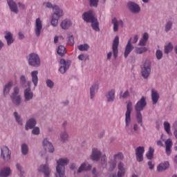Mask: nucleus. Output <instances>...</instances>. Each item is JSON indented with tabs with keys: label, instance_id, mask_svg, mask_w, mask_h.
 <instances>
[{
	"label": "nucleus",
	"instance_id": "f257e3e1",
	"mask_svg": "<svg viewBox=\"0 0 177 177\" xmlns=\"http://www.w3.org/2000/svg\"><path fill=\"white\" fill-rule=\"evenodd\" d=\"M146 106H147L146 97L142 96L134 106L137 122L138 124H140L141 127H143V116L142 115V111L145 110V107H146Z\"/></svg>",
	"mask_w": 177,
	"mask_h": 177
},
{
	"label": "nucleus",
	"instance_id": "f03ea898",
	"mask_svg": "<svg viewBox=\"0 0 177 177\" xmlns=\"http://www.w3.org/2000/svg\"><path fill=\"white\" fill-rule=\"evenodd\" d=\"M70 162V160L68 158H59L57 161L56 171L57 175H55V177H66V165Z\"/></svg>",
	"mask_w": 177,
	"mask_h": 177
},
{
	"label": "nucleus",
	"instance_id": "7ed1b4c3",
	"mask_svg": "<svg viewBox=\"0 0 177 177\" xmlns=\"http://www.w3.org/2000/svg\"><path fill=\"white\" fill-rule=\"evenodd\" d=\"M0 158L6 164H9L12 161V151L6 145H3L0 147Z\"/></svg>",
	"mask_w": 177,
	"mask_h": 177
},
{
	"label": "nucleus",
	"instance_id": "20e7f679",
	"mask_svg": "<svg viewBox=\"0 0 177 177\" xmlns=\"http://www.w3.org/2000/svg\"><path fill=\"white\" fill-rule=\"evenodd\" d=\"M10 97L14 105L19 107L21 104V95H20V88L16 86L14 87L12 92L10 93Z\"/></svg>",
	"mask_w": 177,
	"mask_h": 177
},
{
	"label": "nucleus",
	"instance_id": "39448f33",
	"mask_svg": "<svg viewBox=\"0 0 177 177\" xmlns=\"http://www.w3.org/2000/svg\"><path fill=\"white\" fill-rule=\"evenodd\" d=\"M151 73V62L146 59L141 66V75L144 80H147Z\"/></svg>",
	"mask_w": 177,
	"mask_h": 177
},
{
	"label": "nucleus",
	"instance_id": "423d86ee",
	"mask_svg": "<svg viewBox=\"0 0 177 177\" xmlns=\"http://www.w3.org/2000/svg\"><path fill=\"white\" fill-rule=\"evenodd\" d=\"M28 63L31 67H41V59L39 58V55L35 53L29 54Z\"/></svg>",
	"mask_w": 177,
	"mask_h": 177
},
{
	"label": "nucleus",
	"instance_id": "0eeeda50",
	"mask_svg": "<svg viewBox=\"0 0 177 177\" xmlns=\"http://www.w3.org/2000/svg\"><path fill=\"white\" fill-rule=\"evenodd\" d=\"M133 107L132 106V102L129 101L127 104V111L125 113V124L126 127H129L131 124V114L132 113Z\"/></svg>",
	"mask_w": 177,
	"mask_h": 177
},
{
	"label": "nucleus",
	"instance_id": "6e6552de",
	"mask_svg": "<svg viewBox=\"0 0 177 177\" xmlns=\"http://www.w3.org/2000/svg\"><path fill=\"white\" fill-rule=\"evenodd\" d=\"M59 64L61 66L59 67V71L61 74H66V70L70 68V66H71V60H65L64 59H61L59 60Z\"/></svg>",
	"mask_w": 177,
	"mask_h": 177
},
{
	"label": "nucleus",
	"instance_id": "1a4fd4ad",
	"mask_svg": "<svg viewBox=\"0 0 177 177\" xmlns=\"http://www.w3.org/2000/svg\"><path fill=\"white\" fill-rule=\"evenodd\" d=\"M28 87L24 91V102H30L34 97V93L31 91V82H27Z\"/></svg>",
	"mask_w": 177,
	"mask_h": 177
},
{
	"label": "nucleus",
	"instance_id": "9d476101",
	"mask_svg": "<svg viewBox=\"0 0 177 177\" xmlns=\"http://www.w3.org/2000/svg\"><path fill=\"white\" fill-rule=\"evenodd\" d=\"M127 8L131 13L138 14L140 12V6L134 1L127 2Z\"/></svg>",
	"mask_w": 177,
	"mask_h": 177
},
{
	"label": "nucleus",
	"instance_id": "9b49d317",
	"mask_svg": "<svg viewBox=\"0 0 177 177\" xmlns=\"http://www.w3.org/2000/svg\"><path fill=\"white\" fill-rule=\"evenodd\" d=\"M82 19L86 23H91V21H93L97 18L95 17L93 10H91L82 14Z\"/></svg>",
	"mask_w": 177,
	"mask_h": 177
},
{
	"label": "nucleus",
	"instance_id": "f8f14e48",
	"mask_svg": "<svg viewBox=\"0 0 177 177\" xmlns=\"http://www.w3.org/2000/svg\"><path fill=\"white\" fill-rule=\"evenodd\" d=\"M102 157V151L97 149V148H93L92 153L90 155V160L92 161H100Z\"/></svg>",
	"mask_w": 177,
	"mask_h": 177
},
{
	"label": "nucleus",
	"instance_id": "ddd939ff",
	"mask_svg": "<svg viewBox=\"0 0 177 177\" xmlns=\"http://www.w3.org/2000/svg\"><path fill=\"white\" fill-rule=\"evenodd\" d=\"M120 45V37L118 36H115L113 41V53L115 59L118 57V46Z\"/></svg>",
	"mask_w": 177,
	"mask_h": 177
},
{
	"label": "nucleus",
	"instance_id": "4468645a",
	"mask_svg": "<svg viewBox=\"0 0 177 177\" xmlns=\"http://www.w3.org/2000/svg\"><path fill=\"white\" fill-rule=\"evenodd\" d=\"M143 154H145V147H138L136 149V158L138 162L143 161Z\"/></svg>",
	"mask_w": 177,
	"mask_h": 177
},
{
	"label": "nucleus",
	"instance_id": "2eb2a0df",
	"mask_svg": "<svg viewBox=\"0 0 177 177\" xmlns=\"http://www.w3.org/2000/svg\"><path fill=\"white\" fill-rule=\"evenodd\" d=\"M99 90V84L94 83L89 89V95L91 100H95V97H96V93Z\"/></svg>",
	"mask_w": 177,
	"mask_h": 177
},
{
	"label": "nucleus",
	"instance_id": "dca6fc26",
	"mask_svg": "<svg viewBox=\"0 0 177 177\" xmlns=\"http://www.w3.org/2000/svg\"><path fill=\"white\" fill-rule=\"evenodd\" d=\"M131 41H132V38H130L127 42V44L125 46L124 48V58L127 59L128 56H129V54L132 52L133 49H134L135 47L131 44Z\"/></svg>",
	"mask_w": 177,
	"mask_h": 177
},
{
	"label": "nucleus",
	"instance_id": "f3484780",
	"mask_svg": "<svg viewBox=\"0 0 177 177\" xmlns=\"http://www.w3.org/2000/svg\"><path fill=\"white\" fill-rule=\"evenodd\" d=\"M165 153L167 154V156H171V154H172V139L171 138H168L165 142Z\"/></svg>",
	"mask_w": 177,
	"mask_h": 177
},
{
	"label": "nucleus",
	"instance_id": "a211bd4d",
	"mask_svg": "<svg viewBox=\"0 0 177 177\" xmlns=\"http://www.w3.org/2000/svg\"><path fill=\"white\" fill-rule=\"evenodd\" d=\"M42 30V21L39 18H37L35 21V32L36 37L41 35V30Z\"/></svg>",
	"mask_w": 177,
	"mask_h": 177
},
{
	"label": "nucleus",
	"instance_id": "6ab92c4d",
	"mask_svg": "<svg viewBox=\"0 0 177 177\" xmlns=\"http://www.w3.org/2000/svg\"><path fill=\"white\" fill-rule=\"evenodd\" d=\"M37 171L44 174L45 177H49V175H50V169H49V166H48V165H41L38 167Z\"/></svg>",
	"mask_w": 177,
	"mask_h": 177
},
{
	"label": "nucleus",
	"instance_id": "aec40b11",
	"mask_svg": "<svg viewBox=\"0 0 177 177\" xmlns=\"http://www.w3.org/2000/svg\"><path fill=\"white\" fill-rule=\"evenodd\" d=\"M8 5L13 13H15V15H17L19 13V8H17V3L15 2L13 0H8Z\"/></svg>",
	"mask_w": 177,
	"mask_h": 177
},
{
	"label": "nucleus",
	"instance_id": "412c9836",
	"mask_svg": "<svg viewBox=\"0 0 177 177\" xmlns=\"http://www.w3.org/2000/svg\"><path fill=\"white\" fill-rule=\"evenodd\" d=\"M43 145L44 147V149H48L50 153H53L55 151V147H53V145H52V142H49L48 138H45L43 140Z\"/></svg>",
	"mask_w": 177,
	"mask_h": 177
},
{
	"label": "nucleus",
	"instance_id": "4be33fe9",
	"mask_svg": "<svg viewBox=\"0 0 177 177\" xmlns=\"http://www.w3.org/2000/svg\"><path fill=\"white\" fill-rule=\"evenodd\" d=\"M12 174V169L9 167H5L0 169V177H9Z\"/></svg>",
	"mask_w": 177,
	"mask_h": 177
},
{
	"label": "nucleus",
	"instance_id": "5701e85b",
	"mask_svg": "<svg viewBox=\"0 0 177 177\" xmlns=\"http://www.w3.org/2000/svg\"><path fill=\"white\" fill-rule=\"evenodd\" d=\"M53 10L54 12V13L53 14V16L54 17L60 19V17H63V10L60 9V8H59V6H57V5H54Z\"/></svg>",
	"mask_w": 177,
	"mask_h": 177
},
{
	"label": "nucleus",
	"instance_id": "b1692460",
	"mask_svg": "<svg viewBox=\"0 0 177 177\" xmlns=\"http://www.w3.org/2000/svg\"><path fill=\"white\" fill-rule=\"evenodd\" d=\"M12 86H13V82L12 81L8 82L7 84H5L3 90V94L4 97H6L8 93H10V89H12Z\"/></svg>",
	"mask_w": 177,
	"mask_h": 177
},
{
	"label": "nucleus",
	"instance_id": "393cba45",
	"mask_svg": "<svg viewBox=\"0 0 177 177\" xmlns=\"http://www.w3.org/2000/svg\"><path fill=\"white\" fill-rule=\"evenodd\" d=\"M37 125V120L35 118L29 119L26 124L25 129L28 131V129H32Z\"/></svg>",
	"mask_w": 177,
	"mask_h": 177
},
{
	"label": "nucleus",
	"instance_id": "a878e982",
	"mask_svg": "<svg viewBox=\"0 0 177 177\" xmlns=\"http://www.w3.org/2000/svg\"><path fill=\"white\" fill-rule=\"evenodd\" d=\"M106 100L109 103L113 102L115 100V90L111 89L106 94Z\"/></svg>",
	"mask_w": 177,
	"mask_h": 177
},
{
	"label": "nucleus",
	"instance_id": "bb28decb",
	"mask_svg": "<svg viewBox=\"0 0 177 177\" xmlns=\"http://www.w3.org/2000/svg\"><path fill=\"white\" fill-rule=\"evenodd\" d=\"M6 35L4 36L5 39L7 41V45L10 46L11 44L15 42V39H13V35L10 32H5Z\"/></svg>",
	"mask_w": 177,
	"mask_h": 177
},
{
	"label": "nucleus",
	"instance_id": "cd10ccee",
	"mask_svg": "<svg viewBox=\"0 0 177 177\" xmlns=\"http://www.w3.org/2000/svg\"><path fill=\"white\" fill-rule=\"evenodd\" d=\"M168 168H169V162L166 161L163 163H160L157 167V171L158 172H162V171H166V169H168Z\"/></svg>",
	"mask_w": 177,
	"mask_h": 177
},
{
	"label": "nucleus",
	"instance_id": "c85d7f7f",
	"mask_svg": "<svg viewBox=\"0 0 177 177\" xmlns=\"http://www.w3.org/2000/svg\"><path fill=\"white\" fill-rule=\"evenodd\" d=\"M32 82L34 84V86L38 85V71H33L31 72Z\"/></svg>",
	"mask_w": 177,
	"mask_h": 177
},
{
	"label": "nucleus",
	"instance_id": "c756f323",
	"mask_svg": "<svg viewBox=\"0 0 177 177\" xmlns=\"http://www.w3.org/2000/svg\"><path fill=\"white\" fill-rule=\"evenodd\" d=\"M151 99L153 104H157L158 99H160V94L157 91L151 90Z\"/></svg>",
	"mask_w": 177,
	"mask_h": 177
},
{
	"label": "nucleus",
	"instance_id": "7c9ffc66",
	"mask_svg": "<svg viewBox=\"0 0 177 177\" xmlns=\"http://www.w3.org/2000/svg\"><path fill=\"white\" fill-rule=\"evenodd\" d=\"M72 24L71 21L68 19H64V21H62L60 26L63 30H68L70 27H71Z\"/></svg>",
	"mask_w": 177,
	"mask_h": 177
},
{
	"label": "nucleus",
	"instance_id": "2f4dec72",
	"mask_svg": "<svg viewBox=\"0 0 177 177\" xmlns=\"http://www.w3.org/2000/svg\"><path fill=\"white\" fill-rule=\"evenodd\" d=\"M91 23L93 30L96 32H100V28L99 27V21H97V18H95Z\"/></svg>",
	"mask_w": 177,
	"mask_h": 177
},
{
	"label": "nucleus",
	"instance_id": "473e14b6",
	"mask_svg": "<svg viewBox=\"0 0 177 177\" xmlns=\"http://www.w3.org/2000/svg\"><path fill=\"white\" fill-rule=\"evenodd\" d=\"M66 47H64V46L61 45L59 46L57 49V55H59V56H61L62 57H63V56H64L65 53H66Z\"/></svg>",
	"mask_w": 177,
	"mask_h": 177
},
{
	"label": "nucleus",
	"instance_id": "72a5a7b5",
	"mask_svg": "<svg viewBox=\"0 0 177 177\" xmlns=\"http://www.w3.org/2000/svg\"><path fill=\"white\" fill-rule=\"evenodd\" d=\"M147 160H153L154 158V149L149 147L148 152L146 153Z\"/></svg>",
	"mask_w": 177,
	"mask_h": 177
},
{
	"label": "nucleus",
	"instance_id": "f704fd0d",
	"mask_svg": "<svg viewBox=\"0 0 177 177\" xmlns=\"http://www.w3.org/2000/svg\"><path fill=\"white\" fill-rule=\"evenodd\" d=\"M171 50H174V45L172 43L169 42L167 45L165 46L164 53L168 55Z\"/></svg>",
	"mask_w": 177,
	"mask_h": 177
},
{
	"label": "nucleus",
	"instance_id": "c9c22d12",
	"mask_svg": "<svg viewBox=\"0 0 177 177\" xmlns=\"http://www.w3.org/2000/svg\"><path fill=\"white\" fill-rule=\"evenodd\" d=\"M21 151L23 156H27L28 154V145L26 143H23L21 145Z\"/></svg>",
	"mask_w": 177,
	"mask_h": 177
},
{
	"label": "nucleus",
	"instance_id": "e433bc0d",
	"mask_svg": "<svg viewBox=\"0 0 177 177\" xmlns=\"http://www.w3.org/2000/svg\"><path fill=\"white\" fill-rule=\"evenodd\" d=\"M174 26V23L172 21H168L166 22L165 25V32H169L171 30H172V26Z\"/></svg>",
	"mask_w": 177,
	"mask_h": 177
},
{
	"label": "nucleus",
	"instance_id": "4c0bfd02",
	"mask_svg": "<svg viewBox=\"0 0 177 177\" xmlns=\"http://www.w3.org/2000/svg\"><path fill=\"white\" fill-rule=\"evenodd\" d=\"M14 117L15 118L16 122H17L19 125H21V127H23V120H21V116L19 115V113L16 111L14 112Z\"/></svg>",
	"mask_w": 177,
	"mask_h": 177
},
{
	"label": "nucleus",
	"instance_id": "58836bf2",
	"mask_svg": "<svg viewBox=\"0 0 177 177\" xmlns=\"http://www.w3.org/2000/svg\"><path fill=\"white\" fill-rule=\"evenodd\" d=\"M60 139L62 143H66L68 140V133L66 131H64L60 134Z\"/></svg>",
	"mask_w": 177,
	"mask_h": 177
},
{
	"label": "nucleus",
	"instance_id": "ea45409f",
	"mask_svg": "<svg viewBox=\"0 0 177 177\" xmlns=\"http://www.w3.org/2000/svg\"><path fill=\"white\" fill-rule=\"evenodd\" d=\"M136 53H138V55H142L143 53H145V52H147V48L146 47H136L135 48Z\"/></svg>",
	"mask_w": 177,
	"mask_h": 177
},
{
	"label": "nucleus",
	"instance_id": "a19ab883",
	"mask_svg": "<svg viewBox=\"0 0 177 177\" xmlns=\"http://www.w3.org/2000/svg\"><path fill=\"white\" fill-rule=\"evenodd\" d=\"M165 131L168 133V135H172V133L171 132V124L169 122L165 121L163 124Z\"/></svg>",
	"mask_w": 177,
	"mask_h": 177
},
{
	"label": "nucleus",
	"instance_id": "79ce46f5",
	"mask_svg": "<svg viewBox=\"0 0 177 177\" xmlns=\"http://www.w3.org/2000/svg\"><path fill=\"white\" fill-rule=\"evenodd\" d=\"M77 48L79 49V50H80V52H84V51L88 50L89 44H80L77 46Z\"/></svg>",
	"mask_w": 177,
	"mask_h": 177
},
{
	"label": "nucleus",
	"instance_id": "37998d69",
	"mask_svg": "<svg viewBox=\"0 0 177 177\" xmlns=\"http://www.w3.org/2000/svg\"><path fill=\"white\" fill-rule=\"evenodd\" d=\"M117 167V160L113 159V160H111L109 162V171H113L115 168Z\"/></svg>",
	"mask_w": 177,
	"mask_h": 177
},
{
	"label": "nucleus",
	"instance_id": "c03bdc74",
	"mask_svg": "<svg viewBox=\"0 0 177 177\" xmlns=\"http://www.w3.org/2000/svg\"><path fill=\"white\" fill-rule=\"evenodd\" d=\"M112 24L113 25L114 32H117V31H118V20H117L116 17L112 19Z\"/></svg>",
	"mask_w": 177,
	"mask_h": 177
},
{
	"label": "nucleus",
	"instance_id": "a18cd8bd",
	"mask_svg": "<svg viewBox=\"0 0 177 177\" xmlns=\"http://www.w3.org/2000/svg\"><path fill=\"white\" fill-rule=\"evenodd\" d=\"M101 167L103 168H106V167H107V158L106 157V154L101 157Z\"/></svg>",
	"mask_w": 177,
	"mask_h": 177
},
{
	"label": "nucleus",
	"instance_id": "49530a36",
	"mask_svg": "<svg viewBox=\"0 0 177 177\" xmlns=\"http://www.w3.org/2000/svg\"><path fill=\"white\" fill-rule=\"evenodd\" d=\"M46 85L50 89H53V88L55 86V82H53V81L52 80L48 79L46 80Z\"/></svg>",
	"mask_w": 177,
	"mask_h": 177
},
{
	"label": "nucleus",
	"instance_id": "de8ad7c7",
	"mask_svg": "<svg viewBox=\"0 0 177 177\" xmlns=\"http://www.w3.org/2000/svg\"><path fill=\"white\" fill-rule=\"evenodd\" d=\"M59 19L56 17H53V15L52 16L51 18V26H53V27H57V26L59 24Z\"/></svg>",
	"mask_w": 177,
	"mask_h": 177
},
{
	"label": "nucleus",
	"instance_id": "09e8293b",
	"mask_svg": "<svg viewBox=\"0 0 177 177\" xmlns=\"http://www.w3.org/2000/svg\"><path fill=\"white\" fill-rule=\"evenodd\" d=\"M16 168H17V171H19V172L20 173V174H19L20 177L24 176V170H23V167H21V165H20V164L17 163Z\"/></svg>",
	"mask_w": 177,
	"mask_h": 177
},
{
	"label": "nucleus",
	"instance_id": "8fccbe9b",
	"mask_svg": "<svg viewBox=\"0 0 177 177\" xmlns=\"http://www.w3.org/2000/svg\"><path fill=\"white\" fill-rule=\"evenodd\" d=\"M117 158L122 160H124V154L122 153V152H119L118 153L113 156V160H117Z\"/></svg>",
	"mask_w": 177,
	"mask_h": 177
},
{
	"label": "nucleus",
	"instance_id": "3c124183",
	"mask_svg": "<svg viewBox=\"0 0 177 177\" xmlns=\"http://www.w3.org/2000/svg\"><path fill=\"white\" fill-rule=\"evenodd\" d=\"M90 1V6L93 8H97V5H99V0H89Z\"/></svg>",
	"mask_w": 177,
	"mask_h": 177
},
{
	"label": "nucleus",
	"instance_id": "603ef678",
	"mask_svg": "<svg viewBox=\"0 0 177 177\" xmlns=\"http://www.w3.org/2000/svg\"><path fill=\"white\" fill-rule=\"evenodd\" d=\"M130 95H129V91L127 90L124 91V93L122 94V92L120 93V97H122V99H127L128 97H129Z\"/></svg>",
	"mask_w": 177,
	"mask_h": 177
},
{
	"label": "nucleus",
	"instance_id": "864d4df0",
	"mask_svg": "<svg viewBox=\"0 0 177 177\" xmlns=\"http://www.w3.org/2000/svg\"><path fill=\"white\" fill-rule=\"evenodd\" d=\"M43 6H46L47 9H53V8H55V6H53V4L49 1L43 3Z\"/></svg>",
	"mask_w": 177,
	"mask_h": 177
},
{
	"label": "nucleus",
	"instance_id": "5fc2aeb1",
	"mask_svg": "<svg viewBox=\"0 0 177 177\" xmlns=\"http://www.w3.org/2000/svg\"><path fill=\"white\" fill-rule=\"evenodd\" d=\"M67 38L69 45H74V36L73 35H68Z\"/></svg>",
	"mask_w": 177,
	"mask_h": 177
},
{
	"label": "nucleus",
	"instance_id": "6e6d98bb",
	"mask_svg": "<svg viewBox=\"0 0 177 177\" xmlns=\"http://www.w3.org/2000/svg\"><path fill=\"white\" fill-rule=\"evenodd\" d=\"M32 135H39L40 133V130H39V127H35L32 128Z\"/></svg>",
	"mask_w": 177,
	"mask_h": 177
},
{
	"label": "nucleus",
	"instance_id": "4d7b16f0",
	"mask_svg": "<svg viewBox=\"0 0 177 177\" xmlns=\"http://www.w3.org/2000/svg\"><path fill=\"white\" fill-rule=\"evenodd\" d=\"M156 58L158 60H161L162 59V51L161 50H156Z\"/></svg>",
	"mask_w": 177,
	"mask_h": 177
},
{
	"label": "nucleus",
	"instance_id": "13d9d810",
	"mask_svg": "<svg viewBox=\"0 0 177 177\" xmlns=\"http://www.w3.org/2000/svg\"><path fill=\"white\" fill-rule=\"evenodd\" d=\"M86 167V164L82 163L77 170V174H81L83 171H86L85 168Z\"/></svg>",
	"mask_w": 177,
	"mask_h": 177
},
{
	"label": "nucleus",
	"instance_id": "bf43d9fd",
	"mask_svg": "<svg viewBox=\"0 0 177 177\" xmlns=\"http://www.w3.org/2000/svg\"><path fill=\"white\" fill-rule=\"evenodd\" d=\"M118 168L119 171H125V167H124V163H122V162L118 163Z\"/></svg>",
	"mask_w": 177,
	"mask_h": 177
},
{
	"label": "nucleus",
	"instance_id": "052dcab7",
	"mask_svg": "<svg viewBox=\"0 0 177 177\" xmlns=\"http://www.w3.org/2000/svg\"><path fill=\"white\" fill-rule=\"evenodd\" d=\"M147 41H146V40H145V39H141L140 40V42H139V44H138V46H142V47H145V46H146V43H147Z\"/></svg>",
	"mask_w": 177,
	"mask_h": 177
},
{
	"label": "nucleus",
	"instance_id": "680f3d73",
	"mask_svg": "<svg viewBox=\"0 0 177 177\" xmlns=\"http://www.w3.org/2000/svg\"><path fill=\"white\" fill-rule=\"evenodd\" d=\"M173 127L174 128V136L177 139V122L173 124Z\"/></svg>",
	"mask_w": 177,
	"mask_h": 177
},
{
	"label": "nucleus",
	"instance_id": "e2e57ef3",
	"mask_svg": "<svg viewBox=\"0 0 177 177\" xmlns=\"http://www.w3.org/2000/svg\"><path fill=\"white\" fill-rule=\"evenodd\" d=\"M125 175V170H120L118 172V177H123Z\"/></svg>",
	"mask_w": 177,
	"mask_h": 177
},
{
	"label": "nucleus",
	"instance_id": "0e129e2a",
	"mask_svg": "<svg viewBox=\"0 0 177 177\" xmlns=\"http://www.w3.org/2000/svg\"><path fill=\"white\" fill-rule=\"evenodd\" d=\"M20 82H27V79L24 75H21L19 79Z\"/></svg>",
	"mask_w": 177,
	"mask_h": 177
},
{
	"label": "nucleus",
	"instance_id": "69168bd1",
	"mask_svg": "<svg viewBox=\"0 0 177 177\" xmlns=\"http://www.w3.org/2000/svg\"><path fill=\"white\" fill-rule=\"evenodd\" d=\"M142 39L147 42V41L149 40V34L147 32L144 33Z\"/></svg>",
	"mask_w": 177,
	"mask_h": 177
},
{
	"label": "nucleus",
	"instance_id": "338daca9",
	"mask_svg": "<svg viewBox=\"0 0 177 177\" xmlns=\"http://www.w3.org/2000/svg\"><path fill=\"white\" fill-rule=\"evenodd\" d=\"M18 6L21 10H24L26 9V6L21 3H18Z\"/></svg>",
	"mask_w": 177,
	"mask_h": 177
},
{
	"label": "nucleus",
	"instance_id": "774afa93",
	"mask_svg": "<svg viewBox=\"0 0 177 177\" xmlns=\"http://www.w3.org/2000/svg\"><path fill=\"white\" fill-rule=\"evenodd\" d=\"M148 166H149V169H151V170L154 169V165H153L151 161L148 162Z\"/></svg>",
	"mask_w": 177,
	"mask_h": 177
}]
</instances>
